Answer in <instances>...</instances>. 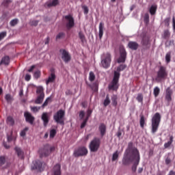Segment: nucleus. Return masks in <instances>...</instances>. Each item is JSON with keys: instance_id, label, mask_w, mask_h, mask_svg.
I'll return each instance as SVG.
<instances>
[{"instance_id": "obj_1", "label": "nucleus", "mask_w": 175, "mask_h": 175, "mask_svg": "<svg viewBox=\"0 0 175 175\" xmlns=\"http://www.w3.org/2000/svg\"><path fill=\"white\" fill-rule=\"evenodd\" d=\"M133 147V143H129L128 148L124 152L122 162L124 165H130V163L134 162L132 170L133 172H136L137 165H139V162H140V152H139L137 148Z\"/></svg>"}, {"instance_id": "obj_2", "label": "nucleus", "mask_w": 175, "mask_h": 175, "mask_svg": "<svg viewBox=\"0 0 175 175\" xmlns=\"http://www.w3.org/2000/svg\"><path fill=\"white\" fill-rule=\"evenodd\" d=\"M161 122V115L159 113H156L152 118V133H155L159 128Z\"/></svg>"}, {"instance_id": "obj_3", "label": "nucleus", "mask_w": 175, "mask_h": 175, "mask_svg": "<svg viewBox=\"0 0 175 175\" xmlns=\"http://www.w3.org/2000/svg\"><path fill=\"white\" fill-rule=\"evenodd\" d=\"M120 79V73L117 72H114V77L111 82V83L109 85V90H112L113 91H116L118 90V80Z\"/></svg>"}, {"instance_id": "obj_4", "label": "nucleus", "mask_w": 175, "mask_h": 175, "mask_svg": "<svg viewBox=\"0 0 175 175\" xmlns=\"http://www.w3.org/2000/svg\"><path fill=\"white\" fill-rule=\"evenodd\" d=\"M111 62V55L110 53H104L101 57V65L105 68H109L110 66V64Z\"/></svg>"}, {"instance_id": "obj_5", "label": "nucleus", "mask_w": 175, "mask_h": 175, "mask_svg": "<svg viewBox=\"0 0 175 175\" xmlns=\"http://www.w3.org/2000/svg\"><path fill=\"white\" fill-rule=\"evenodd\" d=\"M167 76V72H166V68L164 66H161L159 71L157 72V76L155 78L156 81L158 83L162 81Z\"/></svg>"}, {"instance_id": "obj_6", "label": "nucleus", "mask_w": 175, "mask_h": 175, "mask_svg": "<svg viewBox=\"0 0 175 175\" xmlns=\"http://www.w3.org/2000/svg\"><path fill=\"white\" fill-rule=\"evenodd\" d=\"M46 167V163L42 162L39 160L33 162V165L31 166L32 170H37L38 172H43Z\"/></svg>"}, {"instance_id": "obj_7", "label": "nucleus", "mask_w": 175, "mask_h": 175, "mask_svg": "<svg viewBox=\"0 0 175 175\" xmlns=\"http://www.w3.org/2000/svg\"><path fill=\"white\" fill-rule=\"evenodd\" d=\"M100 146V139L94 138L90 144V149L92 152H96Z\"/></svg>"}, {"instance_id": "obj_8", "label": "nucleus", "mask_w": 175, "mask_h": 175, "mask_svg": "<svg viewBox=\"0 0 175 175\" xmlns=\"http://www.w3.org/2000/svg\"><path fill=\"white\" fill-rule=\"evenodd\" d=\"M64 23L66 24V28L70 29L72 27H75V19L72 15H66L64 17Z\"/></svg>"}, {"instance_id": "obj_9", "label": "nucleus", "mask_w": 175, "mask_h": 175, "mask_svg": "<svg viewBox=\"0 0 175 175\" xmlns=\"http://www.w3.org/2000/svg\"><path fill=\"white\" fill-rule=\"evenodd\" d=\"M65 112L63 110L58 111L53 116L55 121L59 124H64V116Z\"/></svg>"}, {"instance_id": "obj_10", "label": "nucleus", "mask_w": 175, "mask_h": 175, "mask_svg": "<svg viewBox=\"0 0 175 175\" xmlns=\"http://www.w3.org/2000/svg\"><path fill=\"white\" fill-rule=\"evenodd\" d=\"M88 154V150L85 147H79L74 151V157H84Z\"/></svg>"}, {"instance_id": "obj_11", "label": "nucleus", "mask_w": 175, "mask_h": 175, "mask_svg": "<svg viewBox=\"0 0 175 175\" xmlns=\"http://www.w3.org/2000/svg\"><path fill=\"white\" fill-rule=\"evenodd\" d=\"M120 57L118 59V64L124 63L125 62V59H126V51H125L124 46H120Z\"/></svg>"}, {"instance_id": "obj_12", "label": "nucleus", "mask_w": 175, "mask_h": 175, "mask_svg": "<svg viewBox=\"0 0 175 175\" xmlns=\"http://www.w3.org/2000/svg\"><path fill=\"white\" fill-rule=\"evenodd\" d=\"M54 150H55V147H51L49 149L47 148H44L39 150V154L40 157H47L49 154H50L51 151H54Z\"/></svg>"}, {"instance_id": "obj_13", "label": "nucleus", "mask_w": 175, "mask_h": 175, "mask_svg": "<svg viewBox=\"0 0 175 175\" xmlns=\"http://www.w3.org/2000/svg\"><path fill=\"white\" fill-rule=\"evenodd\" d=\"M60 53H62V59L64 62L68 63L70 61V55L66 50L62 49L60 50Z\"/></svg>"}, {"instance_id": "obj_14", "label": "nucleus", "mask_w": 175, "mask_h": 175, "mask_svg": "<svg viewBox=\"0 0 175 175\" xmlns=\"http://www.w3.org/2000/svg\"><path fill=\"white\" fill-rule=\"evenodd\" d=\"M41 118L44 122V126H47V124H49V121H50V114L47 112H44Z\"/></svg>"}, {"instance_id": "obj_15", "label": "nucleus", "mask_w": 175, "mask_h": 175, "mask_svg": "<svg viewBox=\"0 0 175 175\" xmlns=\"http://www.w3.org/2000/svg\"><path fill=\"white\" fill-rule=\"evenodd\" d=\"M25 117L27 122H29L31 124H33L35 118H33L29 112H25Z\"/></svg>"}, {"instance_id": "obj_16", "label": "nucleus", "mask_w": 175, "mask_h": 175, "mask_svg": "<svg viewBox=\"0 0 175 175\" xmlns=\"http://www.w3.org/2000/svg\"><path fill=\"white\" fill-rule=\"evenodd\" d=\"M173 94V90H170V88H167L166 90L165 99L167 102H172V95Z\"/></svg>"}, {"instance_id": "obj_17", "label": "nucleus", "mask_w": 175, "mask_h": 175, "mask_svg": "<svg viewBox=\"0 0 175 175\" xmlns=\"http://www.w3.org/2000/svg\"><path fill=\"white\" fill-rule=\"evenodd\" d=\"M55 80V74L54 72H51V74L49 75L48 79L46 80V85H49L50 83H53V81Z\"/></svg>"}, {"instance_id": "obj_18", "label": "nucleus", "mask_w": 175, "mask_h": 175, "mask_svg": "<svg viewBox=\"0 0 175 175\" xmlns=\"http://www.w3.org/2000/svg\"><path fill=\"white\" fill-rule=\"evenodd\" d=\"M53 175H61V165L57 164L53 167Z\"/></svg>"}, {"instance_id": "obj_19", "label": "nucleus", "mask_w": 175, "mask_h": 175, "mask_svg": "<svg viewBox=\"0 0 175 175\" xmlns=\"http://www.w3.org/2000/svg\"><path fill=\"white\" fill-rule=\"evenodd\" d=\"M59 3V0H50L46 3L48 8H53V6H57Z\"/></svg>"}, {"instance_id": "obj_20", "label": "nucleus", "mask_w": 175, "mask_h": 175, "mask_svg": "<svg viewBox=\"0 0 175 175\" xmlns=\"http://www.w3.org/2000/svg\"><path fill=\"white\" fill-rule=\"evenodd\" d=\"M10 62V58H9V56H5L1 59V61L0 62L1 65H9Z\"/></svg>"}, {"instance_id": "obj_21", "label": "nucleus", "mask_w": 175, "mask_h": 175, "mask_svg": "<svg viewBox=\"0 0 175 175\" xmlns=\"http://www.w3.org/2000/svg\"><path fill=\"white\" fill-rule=\"evenodd\" d=\"M128 46L129 49H131V50H137V47H139V44H137L136 42H129L128 44Z\"/></svg>"}, {"instance_id": "obj_22", "label": "nucleus", "mask_w": 175, "mask_h": 175, "mask_svg": "<svg viewBox=\"0 0 175 175\" xmlns=\"http://www.w3.org/2000/svg\"><path fill=\"white\" fill-rule=\"evenodd\" d=\"M15 151L18 157V158H21V159H23L24 158V152L21 150V148L18 147L15 148Z\"/></svg>"}, {"instance_id": "obj_23", "label": "nucleus", "mask_w": 175, "mask_h": 175, "mask_svg": "<svg viewBox=\"0 0 175 175\" xmlns=\"http://www.w3.org/2000/svg\"><path fill=\"white\" fill-rule=\"evenodd\" d=\"M105 29V24L103 23H100L99 24V33L98 36L100 39H102V36H103V29Z\"/></svg>"}, {"instance_id": "obj_24", "label": "nucleus", "mask_w": 175, "mask_h": 175, "mask_svg": "<svg viewBox=\"0 0 175 175\" xmlns=\"http://www.w3.org/2000/svg\"><path fill=\"white\" fill-rule=\"evenodd\" d=\"M43 99H44V94L42 93L38 96L37 99L36 100V103L40 105V103L43 102Z\"/></svg>"}, {"instance_id": "obj_25", "label": "nucleus", "mask_w": 175, "mask_h": 175, "mask_svg": "<svg viewBox=\"0 0 175 175\" xmlns=\"http://www.w3.org/2000/svg\"><path fill=\"white\" fill-rule=\"evenodd\" d=\"M99 131L100 132L101 136H104L105 133H106V126L103 124H101L99 126Z\"/></svg>"}, {"instance_id": "obj_26", "label": "nucleus", "mask_w": 175, "mask_h": 175, "mask_svg": "<svg viewBox=\"0 0 175 175\" xmlns=\"http://www.w3.org/2000/svg\"><path fill=\"white\" fill-rule=\"evenodd\" d=\"M7 124L10 126H13L14 125V119L12 116H8L7 118Z\"/></svg>"}, {"instance_id": "obj_27", "label": "nucleus", "mask_w": 175, "mask_h": 175, "mask_svg": "<svg viewBox=\"0 0 175 175\" xmlns=\"http://www.w3.org/2000/svg\"><path fill=\"white\" fill-rule=\"evenodd\" d=\"M157 7L156 5H152L150 8L149 12H150V14H151L152 16H153L154 14H155V13H156V12H157Z\"/></svg>"}, {"instance_id": "obj_28", "label": "nucleus", "mask_w": 175, "mask_h": 175, "mask_svg": "<svg viewBox=\"0 0 175 175\" xmlns=\"http://www.w3.org/2000/svg\"><path fill=\"white\" fill-rule=\"evenodd\" d=\"M172 143H173V136L170 137V141L164 144V148H169L170 146H172Z\"/></svg>"}, {"instance_id": "obj_29", "label": "nucleus", "mask_w": 175, "mask_h": 175, "mask_svg": "<svg viewBox=\"0 0 175 175\" xmlns=\"http://www.w3.org/2000/svg\"><path fill=\"white\" fill-rule=\"evenodd\" d=\"M162 36L164 39H169L170 38V31L169 30H165Z\"/></svg>"}, {"instance_id": "obj_30", "label": "nucleus", "mask_w": 175, "mask_h": 175, "mask_svg": "<svg viewBox=\"0 0 175 175\" xmlns=\"http://www.w3.org/2000/svg\"><path fill=\"white\" fill-rule=\"evenodd\" d=\"M13 134H11V135L8 136L7 140L8 143H10V142H16V136H13Z\"/></svg>"}, {"instance_id": "obj_31", "label": "nucleus", "mask_w": 175, "mask_h": 175, "mask_svg": "<svg viewBox=\"0 0 175 175\" xmlns=\"http://www.w3.org/2000/svg\"><path fill=\"white\" fill-rule=\"evenodd\" d=\"M117 99H118L117 96L113 95L111 96V102H112L113 106H117L118 105Z\"/></svg>"}, {"instance_id": "obj_32", "label": "nucleus", "mask_w": 175, "mask_h": 175, "mask_svg": "<svg viewBox=\"0 0 175 175\" xmlns=\"http://www.w3.org/2000/svg\"><path fill=\"white\" fill-rule=\"evenodd\" d=\"M118 155H119L118 150H116L115 152L113 153V155H112L113 162H114V161H117V159H118Z\"/></svg>"}, {"instance_id": "obj_33", "label": "nucleus", "mask_w": 175, "mask_h": 175, "mask_svg": "<svg viewBox=\"0 0 175 175\" xmlns=\"http://www.w3.org/2000/svg\"><path fill=\"white\" fill-rule=\"evenodd\" d=\"M103 105L105 107L110 105V98H109V95H107L106 98L104 100Z\"/></svg>"}, {"instance_id": "obj_34", "label": "nucleus", "mask_w": 175, "mask_h": 175, "mask_svg": "<svg viewBox=\"0 0 175 175\" xmlns=\"http://www.w3.org/2000/svg\"><path fill=\"white\" fill-rule=\"evenodd\" d=\"M125 68H126V65L122 64L119 67L117 68V70L115 72L120 73V72L124 70V69H125Z\"/></svg>"}, {"instance_id": "obj_35", "label": "nucleus", "mask_w": 175, "mask_h": 175, "mask_svg": "<svg viewBox=\"0 0 175 175\" xmlns=\"http://www.w3.org/2000/svg\"><path fill=\"white\" fill-rule=\"evenodd\" d=\"M160 91H161V90L158 87H155L154 88L153 94H154L155 98H157V96H158V95H159Z\"/></svg>"}, {"instance_id": "obj_36", "label": "nucleus", "mask_w": 175, "mask_h": 175, "mask_svg": "<svg viewBox=\"0 0 175 175\" xmlns=\"http://www.w3.org/2000/svg\"><path fill=\"white\" fill-rule=\"evenodd\" d=\"M150 43V39L148 37H145L142 39V44L144 46H147Z\"/></svg>"}, {"instance_id": "obj_37", "label": "nucleus", "mask_w": 175, "mask_h": 175, "mask_svg": "<svg viewBox=\"0 0 175 175\" xmlns=\"http://www.w3.org/2000/svg\"><path fill=\"white\" fill-rule=\"evenodd\" d=\"M6 162V159L3 156L0 157V167L3 166L5 165V163Z\"/></svg>"}, {"instance_id": "obj_38", "label": "nucleus", "mask_w": 175, "mask_h": 175, "mask_svg": "<svg viewBox=\"0 0 175 175\" xmlns=\"http://www.w3.org/2000/svg\"><path fill=\"white\" fill-rule=\"evenodd\" d=\"M17 24H18V20L17 18L13 19L10 22L11 27H14V25H17Z\"/></svg>"}, {"instance_id": "obj_39", "label": "nucleus", "mask_w": 175, "mask_h": 175, "mask_svg": "<svg viewBox=\"0 0 175 175\" xmlns=\"http://www.w3.org/2000/svg\"><path fill=\"white\" fill-rule=\"evenodd\" d=\"M55 135H57V131H55V129H52V130L50 131L49 137L51 139L54 138V136H55Z\"/></svg>"}, {"instance_id": "obj_40", "label": "nucleus", "mask_w": 175, "mask_h": 175, "mask_svg": "<svg viewBox=\"0 0 175 175\" xmlns=\"http://www.w3.org/2000/svg\"><path fill=\"white\" fill-rule=\"evenodd\" d=\"M140 126L141 128H144V124L146 122V120H144V116H142L140 118Z\"/></svg>"}, {"instance_id": "obj_41", "label": "nucleus", "mask_w": 175, "mask_h": 175, "mask_svg": "<svg viewBox=\"0 0 175 175\" xmlns=\"http://www.w3.org/2000/svg\"><path fill=\"white\" fill-rule=\"evenodd\" d=\"M163 24L165 27H169L170 25V18H166L163 21Z\"/></svg>"}, {"instance_id": "obj_42", "label": "nucleus", "mask_w": 175, "mask_h": 175, "mask_svg": "<svg viewBox=\"0 0 175 175\" xmlns=\"http://www.w3.org/2000/svg\"><path fill=\"white\" fill-rule=\"evenodd\" d=\"M89 80L90 81H94V80H95V74H94L92 72H90Z\"/></svg>"}, {"instance_id": "obj_43", "label": "nucleus", "mask_w": 175, "mask_h": 175, "mask_svg": "<svg viewBox=\"0 0 175 175\" xmlns=\"http://www.w3.org/2000/svg\"><path fill=\"white\" fill-rule=\"evenodd\" d=\"M43 91H44L43 87L39 86V87L37 88V94H39L40 95H42V94H44L43 92Z\"/></svg>"}, {"instance_id": "obj_44", "label": "nucleus", "mask_w": 175, "mask_h": 175, "mask_svg": "<svg viewBox=\"0 0 175 175\" xmlns=\"http://www.w3.org/2000/svg\"><path fill=\"white\" fill-rule=\"evenodd\" d=\"M137 100L139 102V103H143V95L142 94L137 95Z\"/></svg>"}, {"instance_id": "obj_45", "label": "nucleus", "mask_w": 175, "mask_h": 175, "mask_svg": "<svg viewBox=\"0 0 175 175\" xmlns=\"http://www.w3.org/2000/svg\"><path fill=\"white\" fill-rule=\"evenodd\" d=\"M28 127H25L20 133V135L24 137L25 135L27 134V131H28Z\"/></svg>"}, {"instance_id": "obj_46", "label": "nucleus", "mask_w": 175, "mask_h": 175, "mask_svg": "<svg viewBox=\"0 0 175 175\" xmlns=\"http://www.w3.org/2000/svg\"><path fill=\"white\" fill-rule=\"evenodd\" d=\"M79 36L81 42H84L85 40V36H84V33H83V32L80 31L79 33Z\"/></svg>"}, {"instance_id": "obj_47", "label": "nucleus", "mask_w": 175, "mask_h": 175, "mask_svg": "<svg viewBox=\"0 0 175 175\" xmlns=\"http://www.w3.org/2000/svg\"><path fill=\"white\" fill-rule=\"evenodd\" d=\"M33 77L35 79H39L40 77V70H37L33 74Z\"/></svg>"}, {"instance_id": "obj_48", "label": "nucleus", "mask_w": 175, "mask_h": 175, "mask_svg": "<svg viewBox=\"0 0 175 175\" xmlns=\"http://www.w3.org/2000/svg\"><path fill=\"white\" fill-rule=\"evenodd\" d=\"M31 110L33 111V113H38L39 110H40V107H31Z\"/></svg>"}, {"instance_id": "obj_49", "label": "nucleus", "mask_w": 175, "mask_h": 175, "mask_svg": "<svg viewBox=\"0 0 175 175\" xmlns=\"http://www.w3.org/2000/svg\"><path fill=\"white\" fill-rule=\"evenodd\" d=\"M5 99L7 100V102H12L13 98H12V96L8 94L5 95Z\"/></svg>"}, {"instance_id": "obj_50", "label": "nucleus", "mask_w": 175, "mask_h": 175, "mask_svg": "<svg viewBox=\"0 0 175 175\" xmlns=\"http://www.w3.org/2000/svg\"><path fill=\"white\" fill-rule=\"evenodd\" d=\"M150 21V16L148 14H146L144 16V22L146 24H148V22Z\"/></svg>"}, {"instance_id": "obj_51", "label": "nucleus", "mask_w": 175, "mask_h": 175, "mask_svg": "<svg viewBox=\"0 0 175 175\" xmlns=\"http://www.w3.org/2000/svg\"><path fill=\"white\" fill-rule=\"evenodd\" d=\"M51 100V97H48L46 100L44 101V103L42 105V107H45V106H47V105H49V101Z\"/></svg>"}, {"instance_id": "obj_52", "label": "nucleus", "mask_w": 175, "mask_h": 175, "mask_svg": "<svg viewBox=\"0 0 175 175\" xmlns=\"http://www.w3.org/2000/svg\"><path fill=\"white\" fill-rule=\"evenodd\" d=\"M7 35L6 31H2L0 33V41L2 40L4 38H5Z\"/></svg>"}, {"instance_id": "obj_53", "label": "nucleus", "mask_w": 175, "mask_h": 175, "mask_svg": "<svg viewBox=\"0 0 175 175\" xmlns=\"http://www.w3.org/2000/svg\"><path fill=\"white\" fill-rule=\"evenodd\" d=\"M82 9L83 10L84 14H88L89 10H88V7H87V5H83Z\"/></svg>"}, {"instance_id": "obj_54", "label": "nucleus", "mask_w": 175, "mask_h": 175, "mask_svg": "<svg viewBox=\"0 0 175 175\" xmlns=\"http://www.w3.org/2000/svg\"><path fill=\"white\" fill-rule=\"evenodd\" d=\"M65 36V33H59L57 36H56V40H58V39H62Z\"/></svg>"}, {"instance_id": "obj_55", "label": "nucleus", "mask_w": 175, "mask_h": 175, "mask_svg": "<svg viewBox=\"0 0 175 175\" xmlns=\"http://www.w3.org/2000/svg\"><path fill=\"white\" fill-rule=\"evenodd\" d=\"M165 61L167 64L170 62V53H167L165 55Z\"/></svg>"}, {"instance_id": "obj_56", "label": "nucleus", "mask_w": 175, "mask_h": 175, "mask_svg": "<svg viewBox=\"0 0 175 175\" xmlns=\"http://www.w3.org/2000/svg\"><path fill=\"white\" fill-rule=\"evenodd\" d=\"M25 80L26 81H29V80H31V75L27 74V75H25Z\"/></svg>"}, {"instance_id": "obj_57", "label": "nucleus", "mask_w": 175, "mask_h": 175, "mask_svg": "<svg viewBox=\"0 0 175 175\" xmlns=\"http://www.w3.org/2000/svg\"><path fill=\"white\" fill-rule=\"evenodd\" d=\"M87 121H88V119H85L81 124V128H84L87 124Z\"/></svg>"}, {"instance_id": "obj_58", "label": "nucleus", "mask_w": 175, "mask_h": 175, "mask_svg": "<svg viewBox=\"0 0 175 175\" xmlns=\"http://www.w3.org/2000/svg\"><path fill=\"white\" fill-rule=\"evenodd\" d=\"M85 114V113H84V111H80V113H79V117H80V118H81V119L84 118Z\"/></svg>"}, {"instance_id": "obj_59", "label": "nucleus", "mask_w": 175, "mask_h": 175, "mask_svg": "<svg viewBox=\"0 0 175 175\" xmlns=\"http://www.w3.org/2000/svg\"><path fill=\"white\" fill-rule=\"evenodd\" d=\"M170 162H172V160H170V158L167 157L166 159H165L166 165H169L170 163Z\"/></svg>"}, {"instance_id": "obj_60", "label": "nucleus", "mask_w": 175, "mask_h": 175, "mask_svg": "<svg viewBox=\"0 0 175 175\" xmlns=\"http://www.w3.org/2000/svg\"><path fill=\"white\" fill-rule=\"evenodd\" d=\"M92 112L91 111V110H88V112H87V118L86 119H88V118L91 116V113H92Z\"/></svg>"}, {"instance_id": "obj_61", "label": "nucleus", "mask_w": 175, "mask_h": 175, "mask_svg": "<svg viewBox=\"0 0 175 175\" xmlns=\"http://www.w3.org/2000/svg\"><path fill=\"white\" fill-rule=\"evenodd\" d=\"M172 25H173L174 31H175V18H174V17H173V18H172Z\"/></svg>"}, {"instance_id": "obj_62", "label": "nucleus", "mask_w": 175, "mask_h": 175, "mask_svg": "<svg viewBox=\"0 0 175 175\" xmlns=\"http://www.w3.org/2000/svg\"><path fill=\"white\" fill-rule=\"evenodd\" d=\"M39 22L38 21H33L31 22V25H36Z\"/></svg>"}, {"instance_id": "obj_63", "label": "nucleus", "mask_w": 175, "mask_h": 175, "mask_svg": "<svg viewBox=\"0 0 175 175\" xmlns=\"http://www.w3.org/2000/svg\"><path fill=\"white\" fill-rule=\"evenodd\" d=\"M33 69H35V66H32L28 70V72H32V70H33Z\"/></svg>"}, {"instance_id": "obj_64", "label": "nucleus", "mask_w": 175, "mask_h": 175, "mask_svg": "<svg viewBox=\"0 0 175 175\" xmlns=\"http://www.w3.org/2000/svg\"><path fill=\"white\" fill-rule=\"evenodd\" d=\"M168 175H175V172L174 171H170L169 172Z\"/></svg>"}]
</instances>
